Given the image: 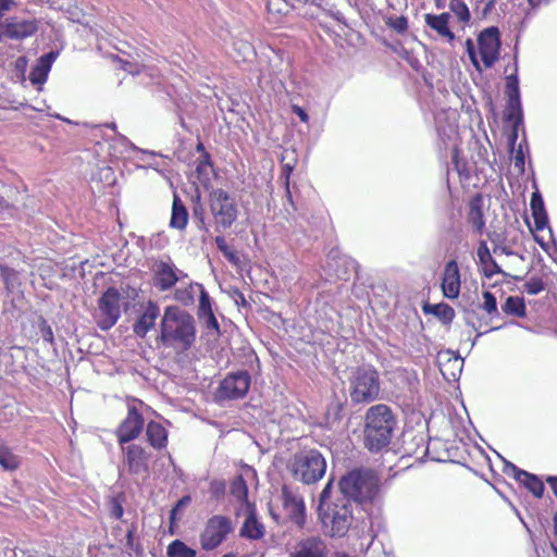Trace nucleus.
Returning <instances> with one entry per match:
<instances>
[{
  "label": "nucleus",
  "mask_w": 557,
  "mask_h": 557,
  "mask_svg": "<svg viewBox=\"0 0 557 557\" xmlns=\"http://www.w3.org/2000/svg\"><path fill=\"white\" fill-rule=\"evenodd\" d=\"M158 339L163 346L177 351L190 349L196 341V323L194 317L176 306L164 309Z\"/></svg>",
  "instance_id": "f257e3e1"
},
{
  "label": "nucleus",
  "mask_w": 557,
  "mask_h": 557,
  "mask_svg": "<svg viewBox=\"0 0 557 557\" xmlns=\"http://www.w3.org/2000/svg\"><path fill=\"white\" fill-rule=\"evenodd\" d=\"M396 423V418L387 405L379 404L371 406L364 414V447L371 453H379L388 446Z\"/></svg>",
  "instance_id": "f03ea898"
},
{
  "label": "nucleus",
  "mask_w": 557,
  "mask_h": 557,
  "mask_svg": "<svg viewBox=\"0 0 557 557\" xmlns=\"http://www.w3.org/2000/svg\"><path fill=\"white\" fill-rule=\"evenodd\" d=\"M342 498L363 507L373 505L380 498V478L372 470L355 469L339 481Z\"/></svg>",
  "instance_id": "7ed1b4c3"
},
{
  "label": "nucleus",
  "mask_w": 557,
  "mask_h": 557,
  "mask_svg": "<svg viewBox=\"0 0 557 557\" xmlns=\"http://www.w3.org/2000/svg\"><path fill=\"white\" fill-rule=\"evenodd\" d=\"M319 518L325 534L331 537H343L355 520L352 505L345 498H337L333 505L319 506Z\"/></svg>",
  "instance_id": "20e7f679"
},
{
  "label": "nucleus",
  "mask_w": 557,
  "mask_h": 557,
  "mask_svg": "<svg viewBox=\"0 0 557 557\" xmlns=\"http://www.w3.org/2000/svg\"><path fill=\"white\" fill-rule=\"evenodd\" d=\"M288 468L295 480L310 485L324 476L326 461L317 449L304 450L294 455Z\"/></svg>",
  "instance_id": "39448f33"
},
{
  "label": "nucleus",
  "mask_w": 557,
  "mask_h": 557,
  "mask_svg": "<svg viewBox=\"0 0 557 557\" xmlns=\"http://www.w3.org/2000/svg\"><path fill=\"white\" fill-rule=\"evenodd\" d=\"M380 394L379 373L371 367L357 368L349 379V396L355 404L374 401Z\"/></svg>",
  "instance_id": "423d86ee"
},
{
  "label": "nucleus",
  "mask_w": 557,
  "mask_h": 557,
  "mask_svg": "<svg viewBox=\"0 0 557 557\" xmlns=\"http://www.w3.org/2000/svg\"><path fill=\"white\" fill-rule=\"evenodd\" d=\"M209 208L216 232L230 228L238 216V209L231 195L222 189H212L209 194Z\"/></svg>",
  "instance_id": "0eeeda50"
},
{
  "label": "nucleus",
  "mask_w": 557,
  "mask_h": 557,
  "mask_svg": "<svg viewBox=\"0 0 557 557\" xmlns=\"http://www.w3.org/2000/svg\"><path fill=\"white\" fill-rule=\"evenodd\" d=\"M234 531L232 520L222 515H215L208 519L199 541L201 548L213 550L219 547Z\"/></svg>",
  "instance_id": "6e6552de"
},
{
  "label": "nucleus",
  "mask_w": 557,
  "mask_h": 557,
  "mask_svg": "<svg viewBox=\"0 0 557 557\" xmlns=\"http://www.w3.org/2000/svg\"><path fill=\"white\" fill-rule=\"evenodd\" d=\"M121 294L114 287H109L98 300L96 313L97 325L102 331L110 330L121 317Z\"/></svg>",
  "instance_id": "1a4fd4ad"
},
{
  "label": "nucleus",
  "mask_w": 557,
  "mask_h": 557,
  "mask_svg": "<svg viewBox=\"0 0 557 557\" xmlns=\"http://www.w3.org/2000/svg\"><path fill=\"white\" fill-rule=\"evenodd\" d=\"M251 383L247 371H237L227 374L220 383L216 397L220 400L243 398L249 391Z\"/></svg>",
  "instance_id": "9d476101"
},
{
  "label": "nucleus",
  "mask_w": 557,
  "mask_h": 557,
  "mask_svg": "<svg viewBox=\"0 0 557 557\" xmlns=\"http://www.w3.org/2000/svg\"><path fill=\"white\" fill-rule=\"evenodd\" d=\"M144 417L136 405H127V414L115 430V436L120 446L129 444L136 440L144 430Z\"/></svg>",
  "instance_id": "9b49d317"
},
{
  "label": "nucleus",
  "mask_w": 557,
  "mask_h": 557,
  "mask_svg": "<svg viewBox=\"0 0 557 557\" xmlns=\"http://www.w3.org/2000/svg\"><path fill=\"white\" fill-rule=\"evenodd\" d=\"M122 450V463L132 475L148 474L150 454L138 444H125L120 446Z\"/></svg>",
  "instance_id": "f8f14e48"
},
{
  "label": "nucleus",
  "mask_w": 557,
  "mask_h": 557,
  "mask_svg": "<svg viewBox=\"0 0 557 557\" xmlns=\"http://www.w3.org/2000/svg\"><path fill=\"white\" fill-rule=\"evenodd\" d=\"M479 52L486 69L492 67L499 58V30L491 26L481 32L478 37Z\"/></svg>",
  "instance_id": "ddd939ff"
},
{
  "label": "nucleus",
  "mask_w": 557,
  "mask_h": 557,
  "mask_svg": "<svg viewBox=\"0 0 557 557\" xmlns=\"http://www.w3.org/2000/svg\"><path fill=\"white\" fill-rule=\"evenodd\" d=\"M187 277V274L171 261H159L153 268V284L160 292L172 289L176 283Z\"/></svg>",
  "instance_id": "4468645a"
},
{
  "label": "nucleus",
  "mask_w": 557,
  "mask_h": 557,
  "mask_svg": "<svg viewBox=\"0 0 557 557\" xmlns=\"http://www.w3.org/2000/svg\"><path fill=\"white\" fill-rule=\"evenodd\" d=\"M330 548L320 535L300 539L292 547L288 557H327Z\"/></svg>",
  "instance_id": "2eb2a0df"
},
{
  "label": "nucleus",
  "mask_w": 557,
  "mask_h": 557,
  "mask_svg": "<svg viewBox=\"0 0 557 557\" xmlns=\"http://www.w3.org/2000/svg\"><path fill=\"white\" fill-rule=\"evenodd\" d=\"M282 499L287 517L298 527H302L306 521V507L302 497L284 486L282 488Z\"/></svg>",
  "instance_id": "dca6fc26"
},
{
  "label": "nucleus",
  "mask_w": 557,
  "mask_h": 557,
  "mask_svg": "<svg viewBox=\"0 0 557 557\" xmlns=\"http://www.w3.org/2000/svg\"><path fill=\"white\" fill-rule=\"evenodd\" d=\"M1 27L9 38L16 40L29 37L37 32V24L34 20H22L15 16L7 18Z\"/></svg>",
  "instance_id": "f3484780"
},
{
  "label": "nucleus",
  "mask_w": 557,
  "mask_h": 557,
  "mask_svg": "<svg viewBox=\"0 0 557 557\" xmlns=\"http://www.w3.org/2000/svg\"><path fill=\"white\" fill-rule=\"evenodd\" d=\"M504 471L507 474H512L513 478L522 483L536 498L543 496L545 490L544 483L535 474L521 470L510 462H506Z\"/></svg>",
  "instance_id": "a211bd4d"
},
{
  "label": "nucleus",
  "mask_w": 557,
  "mask_h": 557,
  "mask_svg": "<svg viewBox=\"0 0 557 557\" xmlns=\"http://www.w3.org/2000/svg\"><path fill=\"white\" fill-rule=\"evenodd\" d=\"M442 290L446 298L455 299L460 293V272L455 260L446 263L442 278Z\"/></svg>",
  "instance_id": "6ab92c4d"
},
{
  "label": "nucleus",
  "mask_w": 557,
  "mask_h": 557,
  "mask_svg": "<svg viewBox=\"0 0 557 557\" xmlns=\"http://www.w3.org/2000/svg\"><path fill=\"white\" fill-rule=\"evenodd\" d=\"M159 315V306L154 301L149 300L133 326L134 333L139 337H145L147 333L154 327Z\"/></svg>",
  "instance_id": "aec40b11"
},
{
  "label": "nucleus",
  "mask_w": 557,
  "mask_h": 557,
  "mask_svg": "<svg viewBox=\"0 0 557 557\" xmlns=\"http://www.w3.org/2000/svg\"><path fill=\"white\" fill-rule=\"evenodd\" d=\"M58 54L59 53L55 51H50L37 60L29 73V81L32 84L41 85L47 81L52 63L58 58Z\"/></svg>",
  "instance_id": "412c9836"
},
{
  "label": "nucleus",
  "mask_w": 557,
  "mask_h": 557,
  "mask_svg": "<svg viewBox=\"0 0 557 557\" xmlns=\"http://www.w3.org/2000/svg\"><path fill=\"white\" fill-rule=\"evenodd\" d=\"M248 516L245 519L239 534L249 540H260L264 535V525L257 519L252 505L248 504Z\"/></svg>",
  "instance_id": "4be33fe9"
},
{
  "label": "nucleus",
  "mask_w": 557,
  "mask_h": 557,
  "mask_svg": "<svg viewBox=\"0 0 557 557\" xmlns=\"http://www.w3.org/2000/svg\"><path fill=\"white\" fill-rule=\"evenodd\" d=\"M449 20V13H442L438 15L428 13L424 15L425 24L435 30L438 36L446 38L449 42H451L455 39V34L448 26Z\"/></svg>",
  "instance_id": "5701e85b"
},
{
  "label": "nucleus",
  "mask_w": 557,
  "mask_h": 557,
  "mask_svg": "<svg viewBox=\"0 0 557 557\" xmlns=\"http://www.w3.org/2000/svg\"><path fill=\"white\" fill-rule=\"evenodd\" d=\"M505 119L512 123V134L510 136L512 145L518 137V127L523 122V113L520 98H511L507 100L505 110Z\"/></svg>",
  "instance_id": "b1692460"
},
{
  "label": "nucleus",
  "mask_w": 557,
  "mask_h": 557,
  "mask_svg": "<svg viewBox=\"0 0 557 557\" xmlns=\"http://www.w3.org/2000/svg\"><path fill=\"white\" fill-rule=\"evenodd\" d=\"M530 207L535 228L537 231L544 230L548 225V216L544 207L543 198L539 191L532 194Z\"/></svg>",
  "instance_id": "393cba45"
},
{
  "label": "nucleus",
  "mask_w": 557,
  "mask_h": 557,
  "mask_svg": "<svg viewBox=\"0 0 557 557\" xmlns=\"http://www.w3.org/2000/svg\"><path fill=\"white\" fill-rule=\"evenodd\" d=\"M146 436L149 444L156 448H164L168 444V432L159 422L150 421L146 428Z\"/></svg>",
  "instance_id": "a878e982"
},
{
  "label": "nucleus",
  "mask_w": 557,
  "mask_h": 557,
  "mask_svg": "<svg viewBox=\"0 0 557 557\" xmlns=\"http://www.w3.org/2000/svg\"><path fill=\"white\" fill-rule=\"evenodd\" d=\"M482 198L475 196L469 203L468 221L476 233H482L485 227L484 215L482 211Z\"/></svg>",
  "instance_id": "bb28decb"
},
{
  "label": "nucleus",
  "mask_w": 557,
  "mask_h": 557,
  "mask_svg": "<svg viewBox=\"0 0 557 557\" xmlns=\"http://www.w3.org/2000/svg\"><path fill=\"white\" fill-rule=\"evenodd\" d=\"M188 222V212L181 198L174 194L172 203V214L170 226L177 230H184Z\"/></svg>",
  "instance_id": "cd10ccee"
},
{
  "label": "nucleus",
  "mask_w": 557,
  "mask_h": 557,
  "mask_svg": "<svg viewBox=\"0 0 557 557\" xmlns=\"http://www.w3.org/2000/svg\"><path fill=\"white\" fill-rule=\"evenodd\" d=\"M361 524H362V527H361L359 536L363 541H367L366 557H368L370 554L373 541L376 537L382 525H381V522L379 519H376V522H375L370 517L367 518V520H362Z\"/></svg>",
  "instance_id": "c85d7f7f"
},
{
  "label": "nucleus",
  "mask_w": 557,
  "mask_h": 557,
  "mask_svg": "<svg viewBox=\"0 0 557 557\" xmlns=\"http://www.w3.org/2000/svg\"><path fill=\"white\" fill-rule=\"evenodd\" d=\"M502 310L509 315L524 318L527 315V308L523 298L518 296H509L506 298Z\"/></svg>",
  "instance_id": "c756f323"
},
{
  "label": "nucleus",
  "mask_w": 557,
  "mask_h": 557,
  "mask_svg": "<svg viewBox=\"0 0 557 557\" xmlns=\"http://www.w3.org/2000/svg\"><path fill=\"white\" fill-rule=\"evenodd\" d=\"M21 465V458L5 445H0V466L8 471L16 470Z\"/></svg>",
  "instance_id": "7c9ffc66"
},
{
  "label": "nucleus",
  "mask_w": 557,
  "mask_h": 557,
  "mask_svg": "<svg viewBox=\"0 0 557 557\" xmlns=\"http://www.w3.org/2000/svg\"><path fill=\"white\" fill-rule=\"evenodd\" d=\"M231 495L238 502L249 504L248 498V486L242 475H237L231 483Z\"/></svg>",
  "instance_id": "2f4dec72"
},
{
  "label": "nucleus",
  "mask_w": 557,
  "mask_h": 557,
  "mask_svg": "<svg viewBox=\"0 0 557 557\" xmlns=\"http://www.w3.org/2000/svg\"><path fill=\"white\" fill-rule=\"evenodd\" d=\"M193 218L197 222V227L201 231H208V225L206 222V210L201 202L200 194H197L193 198Z\"/></svg>",
  "instance_id": "473e14b6"
},
{
  "label": "nucleus",
  "mask_w": 557,
  "mask_h": 557,
  "mask_svg": "<svg viewBox=\"0 0 557 557\" xmlns=\"http://www.w3.org/2000/svg\"><path fill=\"white\" fill-rule=\"evenodd\" d=\"M199 284L189 283L187 286L176 288L174 293V299L184 305L189 306L194 304L195 288H198Z\"/></svg>",
  "instance_id": "72a5a7b5"
},
{
  "label": "nucleus",
  "mask_w": 557,
  "mask_h": 557,
  "mask_svg": "<svg viewBox=\"0 0 557 557\" xmlns=\"http://www.w3.org/2000/svg\"><path fill=\"white\" fill-rule=\"evenodd\" d=\"M166 554L169 557H196V552L180 540L173 541L168 546Z\"/></svg>",
  "instance_id": "f704fd0d"
},
{
  "label": "nucleus",
  "mask_w": 557,
  "mask_h": 557,
  "mask_svg": "<svg viewBox=\"0 0 557 557\" xmlns=\"http://www.w3.org/2000/svg\"><path fill=\"white\" fill-rule=\"evenodd\" d=\"M0 276L9 292H13L18 285V273L11 268L1 267Z\"/></svg>",
  "instance_id": "c9c22d12"
},
{
  "label": "nucleus",
  "mask_w": 557,
  "mask_h": 557,
  "mask_svg": "<svg viewBox=\"0 0 557 557\" xmlns=\"http://www.w3.org/2000/svg\"><path fill=\"white\" fill-rule=\"evenodd\" d=\"M449 9L462 23H468L470 21V11L468 5L461 0H450Z\"/></svg>",
  "instance_id": "e433bc0d"
},
{
  "label": "nucleus",
  "mask_w": 557,
  "mask_h": 557,
  "mask_svg": "<svg viewBox=\"0 0 557 557\" xmlns=\"http://www.w3.org/2000/svg\"><path fill=\"white\" fill-rule=\"evenodd\" d=\"M136 530H137L136 525L134 523L131 524V527L127 530L126 536H125L124 546L128 553H135L136 555H139V554H141L143 549H141L139 543H137L135 541Z\"/></svg>",
  "instance_id": "4c0bfd02"
},
{
  "label": "nucleus",
  "mask_w": 557,
  "mask_h": 557,
  "mask_svg": "<svg viewBox=\"0 0 557 557\" xmlns=\"http://www.w3.org/2000/svg\"><path fill=\"white\" fill-rule=\"evenodd\" d=\"M198 289L200 292L199 295V306H198V317H203L210 312H213L211 307V300L209 294L206 292L203 285H198Z\"/></svg>",
  "instance_id": "58836bf2"
},
{
  "label": "nucleus",
  "mask_w": 557,
  "mask_h": 557,
  "mask_svg": "<svg viewBox=\"0 0 557 557\" xmlns=\"http://www.w3.org/2000/svg\"><path fill=\"white\" fill-rule=\"evenodd\" d=\"M432 312L446 323L451 322L455 317V310L447 304L433 306Z\"/></svg>",
  "instance_id": "ea45409f"
},
{
  "label": "nucleus",
  "mask_w": 557,
  "mask_h": 557,
  "mask_svg": "<svg viewBox=\"0 0 557 557\" xmlns=\"http://www.w3.org/2000/svg\"><path fill=\"white\" fill-rule=\"evenodd\" d=\"M211 168L212 164L210 161V154L208 152H205V156H201L196 165L198 178L200 181H202L203 178L209 180V171Z\"/></svg>",
  "instance_id": "a19ab883"
},
{
  "label": "nucleus",
  "mask_w": 557,
  "mask_h": 557,
  "mask_svg": "<svg viewBox=\"0 0 557 557\" xmlns=\"http://www.w3.org/2000/svg\"><path fill=\"white\" fill-rule=\"evenodd\" d=\"M290 154V161L288 162H285L283 163L282 165V177L284 178V185H289V177L294 171V168H295V163H296V160H295V152L294 151H286L283 156H282V162H284L285 159H287Z\"/></svg>",
  "instance_id": "79ce46f5"
},
{
  "label": "nucleus",
  "mask_w": 557,
  "mask_h": 557,
  "mask_svg": "<svg viewBox=\"0 0 557 557\" xmlns=\"http://www.w3.org/2000/svg\"><path fill=\"white\" fill-rule=\"evenodd\" d=\"M506 95L508 99L520 98L519 81L517 74L506 77Z\"/></svg>",
  "instance_id": "37998d69"
},
{
  "label": "nucleus",
  "mask_w": 557,
  "mask_h": 557,
  "mask_svg": "<svg viewBox=\"0 0 557 557\" xmlns=\"http://www.w3.org/2000/svg\"><path fill=\"white\" fill-rule=\"evenodd\" d=\"M523 289L529 295H537L545 289V284L541 277L533 276L523 285Z\"/></svg>",
  "instance_id": "c03bdc74"
},
{
  "label": "nucleus",
  "mask_w": 557,
  "mask_h": 557,
  "mask_svg": "<svg viewBox=\"0 0 557 557\" xmlns=\"http://www.w3.org/2000/svg\"><path fill=\"white\" fill-rule=\"evenodd\" d=\"M483 298H484V302H483L482 308L488 314L496 313L497 312V301H496L495 296L491 292L485 290L483 293Z\"/></svg>",
  "instance_id": "a18cd8bd"
},
{
  "label": "nucleus",
  "mask_w": 557,
  "mask_h": 557,
  "mask_svg": "<svg viewBox=\"0 0 557 557\" xmlns=\"http://www.w3.org/2000/svg\"><path fill=\"white\" fill-rule=\"evenodd\" d=\"M234 48L238 50L239 54L243 57V60H248L255 54L253 47L246 41L234 42Z\"/></svg>",
  "instance_id": "49530a36"
},
{
  "label": "nucleus",
  "mask_w": 557,
  "mask_h": 557,
  "mask_svg": "<svg viewBox=\"0 0 557 557\" xmlns=\"http://www.w3.org/2000/svg\"><path fill=\"white\" fill-rule=\"evenodd\" d=\"M387 24L399 34L405 33L408 29V20L404 15L391 18Z\"/></svg>",
  "instance_id": "de8ad7c7"
},
{
  "label": "nucleus",
  "mask_w": 557,
  "mask_h": 557,
  "mask_svg": "<svg viewBox=\"0 0 557 557\" xmlns=\"http://www.w3.org/2000/svg\"><path fill=\"white\" fill-rule=\"evenodd\" d=\"M483 271L484 275L488 278L494 276L495 274H503L508 275L505 271L502 270V268L496 263V261L493 259L487 264H483Z\"/></svg>",
  "instance_id": "09e8293b"
},
{
  "label": "nucleus",
  "mask_w": 557,
  "mask_h": 557,
  "mask_svg": "<svg viewBox=\"0 0 557 557\" xmlns=\"http://www.w3.org/2000/svg\"><path fill=\"white\" fill-rule=\"evenodd\" d=\"M223 256L234 265H238L240 263V258L237 250L228 245H226L223 249L220 250Z\"/></svg>",
  "instance_id": "8fccbe9b"
},
{
  "label": "nucleus",
  "mask_w": 557,
  "mask_h": 557,
  "mask_svg": "<svg viewBox=\"0 0 557 557\" xmlns=\"http://www.w3.org/2000/svg\"><path fill=\"white\" fill-rule=\"evenodd\" d=\"M476 253H478L479 261L482 265L487 264L491 260H493V258L490 253V249L485 242L480 243Z\"/></svg>",
  "instance_id": "3c124183"
},
{
  "label": "nucleus",
  "mask_w": 557,
  "mask_h": 557,
  "mask_svg": "<svg viewBox=\"0 0 557 557\" xmlns=\"http://www.w3.org/2000/svg\"><path fill=\"white\" fill-rule=\"evenodd\" d=\"M124 510L121 502L117 498H112L110 507V516L114 519H121Z\"/></svg>",
  "instance_id": "603ef678"
},
{
  "label": "nucleus",
  "mask_w": 557,
  "mask_h": 557,
  "mask_svg": "<svg viewBox=\"0 0 557 557\" xmlns=\"http://www.w3.org/2000/svg\"><path fill=\"white\" fill-rule=\"evenodd\" d=\"M332 485H333V480H329V482L326 483V485L324 486V488L322 490V492L320 494V504H319V506L333 505V502H329L331 490H332Z\"/></svg>",
  "instance_id": "864d4df0"
},
{
  "label": "nucleus",
  "mask_w": 557,
  "mask_h": 557,
  "mask_svg": "<svg viewBox=\"0 0 557 557\" xmlns=\"http://www.w3.org/2000/svg\"><path fill=\"white\" fill-rule=\"evenodd\" d=\"M208 329L214 330L215 332H219V323L213 312H210L208 314H205L203 317H198Z\"/></svg>",
  "instance_id": "5fc2aeb1"
},
{
  "label": "nucleus",
  "mask_w": 557,
  "mask_h": 557,
  "mask_svg": "<svg viewBox=\"0 0 557 557\" xmlns=\"http://www.w3.org/2000/svg\"><path fill=\"white\" fill-rule=\"evenodd\" d=\"M466 46H467V52H468V55L473 64V66L476 69V70H481L480 69V63H479V60L476 58V53H475V49H474V45L472 42L471 39H467L466 41Z\"/></svg>",
  "instance_id": "6e6d98bb"
},
{
  "label": "nucleus",
  "mask_w": 557,
  "mask_h": 557,
  "mask_svg": "<svg viewBox=\"0 0 557 557\" xmlns=\"http://www.w3.org/2000/svg\"><path fill=\"white\" fill-rule=\"evenodd\" d=\"M224 491L225 483L223 481H213L211 483V492L213 496L219 497L220 495L224 494Z\"/></svg>",
  "instance_id": "4d7b16f0"
},
{
  "label": "nucleus",
  "mask_w": 557,
  "mask_h": 557,
  "mask_svg": "<svg viewBox=\"0 0 557 557\" xmlns=\"http://www.w3.org/2000/svg\"><path fill=\"white\" fill-rule=\"evenodd\" d=\"M189 503H190V497H189V496H184V497H182V498L176 503L175 507L171 510V520H174L176 512H177L181 508H183V507L187 506Z\"/></svg>",
  "instance_id": "13d9d810"
},
{
  "label": "nucleus",
  "mask_w": 557,
  "mask_h": 557,
  "mask_svg": "<svg viewBox=\"0 0 557 557\" xmlns=\"http://www.w3.org/2000/svg\"><path fill=\"white\" fill-rule=\"evenodd\" d=\"M233 299H234V301H235V304L237 306H242V307H248L249 306V304L246 300L244 294L240 290H238V289H235L233 292Z\"/></svg>",
  "instance_id": "bf43d9fd"
},
{
  "label": "nucleus",
  "mask_w": 557,
  "mask_h": 557,
  "mask_svg": "<svg viewBox=\"0 0 557 557\" xmlns=\"http://www.w3.org/2000/svg\"><path fill=\"white\" fill-rule=\"evenodd\" d=\"M15 5L14 0H0V10L4 12L10 11Z\"/></svg>",
  "instance_id": "052dcab7"
},
{
  "label": "nucleus",
  "mask_w": 557,
  "mask_h": 557,
  "mask_svg": "<svg viewBox=\"0 0 557 557\" xmlns=\"http://www.w3.org/2000/svg\"><path fill=\"white\" fill-rule=\"evenodd\" d=\"M42 338L46 342L52 343L53 342V332L50 326H45L42 329Z\"/></svg>",
  "instance_id": "680f3d73"
},
{
  "label": "nucleus",
  "mask_w": 557,
  "mask_h": 557,
  "mask_svg": "<svg viewBox=\"0 0 557 557\" xmlns=\"http://www.w3.org/2000/svg\"><path fill=\"white\" fill-rule=\"evenodd\" d=\"M515 165L516 166H523L524 165V157H523V153H522V150L519 149L516 153V157H515Z\"/></svg>",
  "instance_id": "e2e57ef3"
},
{
  "label": "nucleus",
  "mask_w": 557,
  "mask_h": 557,
  "mask_svg": "<svg viewBox=\"0 0 557 557\" xmlns=\"http://www.w3.org/2000/svg\"><path fill=\"white\" fill-rule=\"evenodd\" d=\"M546 482L549 484L553 493L557 496V476H547Z\"/></svg>",
  "instance_id": "0e129e2a"
},
{
  "label": "nucleus",
  "mask_w": 557,
  "mask_h": 557,
  "mask_svg": "<svg viewBox=\"0 0 557 557\" xmlns=\"http://www.w3.org/2000/svg\"><path fill=\"white\" fill-rule=\"evenodd\" d=\"M448 363H450L454 369L461 370L462 360L459 357L449 358Z\"/></svg>",
  "instance_id": "69168bd1"
},
{
  "label": "nucleus",
  "mask_w": 557,
  "mask_h": 557,
  "mask_svg": "<svg viewBox=\"0 0 557 557\" xmlns=\"http://www.w3.org/2000/svg\"><path fill=\"white\" fill-rule=\"evenodd\" d=\"M294 112L297 113V115L300 117V120L302 122H307L308 121V114L305 112L304 109H301L299 107H295L294 108Z\"/></svg>",
  "instance_id": "338daca9"
},
{
  "label": "nucleus",
  "mask_w": 557,
  "mask_h": 557,
  "mask_svg": "<svg viewBox=\"0 0 557 557\" xmlns=\"http://www.w3.org/2000/svg\"><path fill=\"white\" fill-rule=\"evenodd\" d=\"M214 242L219 250L223 249L227 245L224 236H216Z\"/></svg>",
  "instance_id": "774afa93"
}]
</instances>
